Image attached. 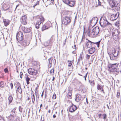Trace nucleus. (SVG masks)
Wrapping results in <instances>:
<instances>
[{
    "label": "nucleus",
    "instance_id": "nucleus-26",
    "mask_svg": "<svg viewBox=\"0 0 121 121\" xmlns=\"http://www.w3.org/2000/svg\"><path fill=\"white\" fill-rule=\"evenodd\" d=\"M31 98L32 99V100L33 103L34 104V102L35 101V95H34V94L33 93V92L32 91L31 93Z\"/></svg>",
    "mask_w": 121,
    "mask_h": 121
},
{
    "label": "nucleus",
    "instance_id": "nucleus-57",
    "mask_svg": "<svg viewBox=\"0 0 121 121\" xmlns=\"http://www.w3.org/2000/svg\"><path fill=\"white\" fill-rule=\"evenodd\" d=\"M100 91H102L103 92V93H104V94L105 93V92L104 91V90H103V88H102V90H100Z\"/></svg>",
    "mask_w": 121,
    "mask_h": 121
},
{
    "label": "nucleus",
    "instance_id": "nucleus-9",
    "mask_svg": "<svg viewBox=\"0 0 121 121\" xmlns=\"http://www.w3.org/2000/svg\"><path fill=\"white\" fill-rule=\"evenodd\" d=\"M118 53L117 52L116 53H108L110 59L111 60H116V58L118 56Z\"/></svg>",
    "mask_w": 121,
    "mask_h": 121
},
{
    "label": "nucleus",
    "instance_id": "nucleus-14",
    "mask_svg": "<svg viewBox=\"0 0 121 121\" xmlns=\"http://www.w3.org/2000/svg\"><path fill=\"white\" fill-rule=\"evenodd\" d=\"M22 29L23 32L25 33H28L30 32L31 30L30 28H27L25 27H22Z\"/></svg>",
    "mask_w": 121,
    "mask_h": 121
},
{
    "label": "nucleus",
    "instance_id": "nucleus-28",
    "mask_svg": "<svg viewBox=\"0 0 121 121\" xmlns=\"http://www.w3.org/2000/svg\"><path fill=\"white\" fill-rule=\"evenodd\" d=\"M30 43V42L29 40H25L23 41V45H29Z\"/></svg>",
    "mask_w": 121,
    "mask_h": 121
},
{
    "label": "nucleus",
    "instance_id": "nucleus-8",
    "mask_svg": "<svg viewBox=\"0 0 121 121\" xmlns=\"http://www.w3.org/2000/svg\"><path fill=\"white\" fill-rule=\"evenodd\" d=\"M15 109L14 108L10 112V115L9 117V120L12 121L14 119V115L15 114L16 112Z\"/></svg>",
    "mask_w": 121,
    "mask_h": 121
},
{
    "label": "nucleus",
    "instance_id": "nucleus-56",
    "mask_svg": "<svg viewBox=\"0 0 121 121\" xmlns=\"http://www.w3.org/2000/svg\"><path fill=\"white\" fill-rule=\"evenodd\" d=\"M54 0H51V2H52V4H54Z\"/></svg>",
    "mask_w": 121,
    "mask_h": 121
},
{
    "label": "nucleus",
    "instance_id": "nucleus-5",
    "mask_svg": "<svg viewBox=\"0 0 121 121\" xmlns=\"http://www.w3.org/2000/svg\"><path fill=\"white\" fill-rule=\"evenodd\" d=\"M106 20H104V21L103 22H100V24L102 28H104L106 26H108L111 27H112V24L109 22L106 19V18L105 19Z\"/></svg>",
    "mask_w": 121,
    "mask_h": 121
},
{
    "label": "nucleus",
    "instance_id": "nucleus-46",
    "mask_svg": "<svg viewBox=\"0 0 121 121\" xmlns=\"http://www.w3.org/2000/svg\"><path fill=\"white\" fill-rule=\"evenodd\" d=\"M115 34V32H112V35H113V39L115 40H116V38L115 39V37H114L115 36H116L117 38V36H116V35H114V34Z\"/></svg>",
    "mask_w": 121,
    "mask_h": 121
},
{
    "label": "nucleus",
    "instance_id": "nucleus-51",
    "mask_svg": "<svg viewBox=\"0 0 121 121\" xmlns=\"http://www.w3.org/2000/svg\"><path fill=\"white\" fill-rule=\"evenodd\" d=\"M104 116L103 118L104 119H106L107 117V115L106 114H104L103 115Z\"/></svg>",
    "mask_w": 121,
    "mask_h": 121
},
{
    "label": "nucleus",
    "instance_id": "nucleus-62",
    "mask_svg": "<svg viewBox=\"0 0 121 121\" xmlns=\"http://www.w3.org/2000/svg\"><path fill=\"white\" fill-rule=\"evenodd\" d=\"M37 5L36 4H34V5H33V7H34V8Z\"/></svg>",
    "mask_w": 121,
    "mask_h": 121
},
{
    "label": "nucleus",
    "instance_id": "nucleus-25",
    "mask_svg": "<svg viewBox=\"0 0 121 121\" xmlns=\"http://www.w3.org/2000/svg\"><path fill=\"white\" fill-rule=\"evenodd\" d=\"M87 41L86 42V45H92V43L93 42H92L87 39H86Z\"/></svg>",
    "mask_w": 121,
    "mask_h": 121
},
{
    "label": "nucleus",
    "instance_id": "nucleus-59",
    "mask_svg": "<svg viewBox=\"0 0 121 121\" xmlns=\"http://www.w3.org/2000/svg\"><path fill=\"white\" fill-rule=\"evenodd\" d=\"M43 94H44V91H43V92H42V94H41V97H43Z\"/></svg>",
    "mask_w": 121,
    "mask_h": 121
},
{
    "label": "nucleus",
    "instance_id": "nucleus-7",
    "mask_svg": "<svg viewBox=\"0 0 121 121\" xmlns=\"http://www.w3.org/2000/svg\"><path fill=\"white\" fill-rule=\"evenodd\" d=\"M16 37L18 42L22 41L23 39V33L21 31L19 32L17 34Z\"/></svg>",
    "mask_w": 121,
    "mask_h": 121
},
{
    "label": "nucleus",
    "instance_id": "nucleus-40",
    "mask_svg": "<svg viewBox=\"0 0 121 121\" xmlns=\"http://www.w3.org/2000/svg\"><path fill=\"white\" fill-rule=\"evenodd\" d=\"M4 23L5 26H7L9 24V23L8 22L5 21H4Z\"/></svg>",
    "mask_w": 121,
    "mask_h": 121
},
{
    "label": "nucleus",
    "instance_id": "nucleus-37",
    "mask_svg": "<svg viewBox=\"0 0 121 121\" xmlns=\"http://www.w3.org/2000/svg\"><path fill=\"white\" fill-rule=\"evenodd\" d=\"M63 2L67 4H68L69 3V0H63Z\"/></svg>",
    "mask_w": 121,
    "mask_h": 121
},
{
    "label": "nucleus",
    "instance_id": "nucleus-61",
    "mask_svg": "<svg viewBox=\"0 0 121 121\" xmlns=\"http://www.w3.org/2000/svg\"><path fill=\"white\" fill-rule=\"evenodd\" d=\"M53 117L54 118H55L56 117V115L55 114H54L53 115Z\"/></svg>",
    "mask_w": 121,
    "mask_h": 121
},
{
    "label": "nucleus",
    "instance_id": "nucleus-27",
    "mask_svg": "<svg viewBox=\"0 0 121 121\" xmlns=\"http://www.w3.org/2000/svg\"><path fill=\"white\" fill-rule=\"evenodd\" d=\"M52 42L51 40H49L47 41L45 43V44L46 45H52Z\"/></svg>",
    "mask_w": 121,
    "mask_h": 121
},
{
    "label": "nucleus",
    "instance_id": "nucleus-24",
    "mask_svg": "<svg viewBox=\"0 0 121 121\" xmlns=\"http://www.w3.org/2000/svg\"><path fill=\"white\" fill-rule=\"evenodd\" d=\"M120 52V48L119 47H118V48H117V49H115L114 50H112V53H116L117 52L119 53Z\"/></svg>",
    "mask_w": 121,
    "mask_h": 121
},
{
    "label": "nucleus",
    "instance_id": "nucleus-1",
    "mask_svg": "<svg viewBox=\"0 0 121 121\" xmlns=\"http://www.w3.org/2000/svg\"><path fill=\"white\" fill-rule=\"evenodd\" d=\"M118 65L117 63L110 64L108 65V70L111 72H119L120 71L121 72V67L118 68Z\"/></svg>",
    "mask_w": 121,
    "mask_h": 121
},
{
    "label": "nucleus",
    "instance_id": "nucleus-30",
    "mask_svg": "<svg viewBox=\"0 0 121 121\" xmlns=\"http://www.w3.org/2000/svg\"><path fill=\"white\" fill-rule=\"evenodd\" d=\"M13 99V98L12 96L10 95L8 97V100L9 101V104L12 102Z\"/></svg>",
    "mask_w": 121,
    "mask_h": 121
},
{
    "label": "nucleus",
    "instance_id": "nucleus-31",
    "mask_svg": "<svg viewBox=\"0 0 121 121\" xmlns=\"http://www.w3.org/2000/svg\"><path fill=\"white\" fill-rule=\"evenodd\" d=\"M30 78L28 77V76H27L26 78V81L27 84V85L29 84V81L30 80Z\"/></svg>",
    "mask_w": 121,
    "mask_h": 121
},
{
    "label": "nucleus",
    "instance_id": "nucleus-52",
    "mask_svg": "<svg viewBox=\"0 0 121 121\" xmlns=\"http://www.w3.org/2000/svg\"><path fill=\"white\" fill-rule=\"evenodd\" d=\"M23 75V73L22 72H21L20 74V76L21 78H22Z\"/></svg>",
    "mask_w": 121,
    "mask_h": 121
},
{
    "label": "nucleus",
    "instance_id": "nucleus-34",
    "mask_svg": "<svg viewBox=\"0 0 121 121\" xmlns=\"http://www.w3.org/2000/svg\"><path fill=\"white\" fill-rule=\"evenodd\" d=\"M72 91H70L69 92H68V98H71V96L72 95Z\"/></svg>",
    "mask_w": 121,
    "mask_h": 121
},
{
    "label": "nucleus",
    "instance_id": "nucleus-58",
    "mask_svg": "<svg viewBox=\"0 0 121 121\" xmlns=\"http://www.w3.org/2000/svg\"><path fill=\"white\" fill-rule=\"evenodd\" d=\"M39 1H37L35 3V4L37 5H39Z\"/></svg>",
    "mask_w": 121,
    "mask_h": 121
},
{
    "label": "nucleus",
    "instance_id": "nucleus-20",
    "mask_svg": "<svg viewBox=\"0 0 121 121\" xmlns=\"http://www.w3.org/2000/svg\"><path fill=\"white\" fill-rule=\"evenodd\" d=\"M17 84L18 86L17 88L18 91L20 94H21L22 93V91L21 87V85L18 82H17Z\"/></svg>",
    "mask_w": 121,
    "mask_h": 121
},
{
    "label": "nucleus",
    "instance_id": "nucleus-38",
    "mask_svg": "<svg viewBox=\"0 0 121 121\" xmlns=\"http://www.w3.org/2000/svg\"><path fill=\"white\" fill-rule=\"evenodd\" d=\"M115 9L118 11L119 10L120 7L119 6L118 4V6H117L116 5L115 6Z\"/></svg>",
    "mask_w": 121,
    "mask_h": 121
},
{
    "label": "nucleus",
    "instance_id": "nucleus-32",
    "mask_svg": "<svg viewBox=\"0 0 121 121\" xmlns=\"http://www.w3.org/2000/svg\"><path fill=\"white\" fill-rule=\"evenodd\" d=\"M103 86H101L99 84H98L97 86V89L98 90H101L102 89Z\"/></svg>",
    "mask_w": 121,
    "mask_h": 121
},
{
    "label": "nucleus",
    "instance_id": "nucleus-53",
    "mask_svg": "<svg viewBox=\"0 0 121 121\" xmlns=\"http://www.w3.org/2000/svg\"><path fill=\"white\" fill-rule=\"evenodd\" d=\"M4 71L5 73H7L8 72V70L7 68H6L4 69Z\"/></svg>",
    "mask_w": 121,
    "mask_h": 121
},
{
    "label": "nucleus",
    "instance_id": "nucleus-22",
    "mask_svg": "<svg viewBox=\"0 0 121 121\" xmlns=\"http://www.w3.org/2000/svg\"><path fill=\"white\" fill-rule=\"evenodd\" d=\"M98 21V18L97 17H93L90 20V23H92V22L93 23H97Z\"/></svg>",
    "mask_w": 121,
    "mask_h": 121
},
{
    "label": "nucleus",
    "instance_id": "nucleus-21",
    "mask_svg": "<svg viewBox=\"0 0 121 121\" xmlns=\"http://www.w3.org/2000/svg\"><path fill=\"white\" fill-rule=\"evenodd\" d=\"M92 30H93V31L95 32L96 34H97V35L98 34L99 31V27L98 26H96Z\"/></svg>",
    "mask_w": 121,
    "mask_h": 121
},
{
    "label": "nucleus",
    "instance_id": "nucleus-23",
    "mask_svg": "<svg viewBox=\"0 0 121 121\" xmlns=\"http://www.w3.org/2000/svg\"><path fill=\"white\" fill-rule=\"evenodd\" d=\"M95 50V48L92 47L88 50V52L90 54H92L94 52Z\"/></svg>",
    "mask_w": 121,
    "mask_h": 121
},
{
    "label": "nucleus",
    "instance_id": "nucleus-13",
    "mask_svg": "<svg viewBox=\"0 0 121 121\" xmlns=\"http://www.w3.org/2000/svg\"><path fill=\"white\" fill-rule=\"evenodd\" d=\"M119 15V13H118V16L117 13L115 15H111L110 16V19L112 21L116 20L118 18Z\"/></svg>",
    "mask_w": 121,
    "mask_h": 121
},
{
    "label": "nucleus",
    "instance_id": "nucleus-2",
    "mask_svg": "<svg viewBox=\"0 0 121 121\" xmlns=\"http://www.w3.org/2000/svg\"><path fill=\"white\" fill-rule=\"evenodd\" d=\"M38 19L35 25V27L37 29H39L40 27V24L43 23L44 21V19L43 17L42 16H39L37 17Z\"/></svg>",
    "mask_w": 121,
    "mask_h": 121
},
{
    "label": "nucleus",
    "instance_id": "nucleus-6",
    "mask_svg": "<svg viewBox=\"0 0 121 121\" xmlns=\"http://www.w3.org/2000/svg\"><path fill=\"white\" fill-rule=\"evenodd\" d=\"M71 21V20L69 17H65L63 19L62 23L64 25H68L70 23Z\"/></svg>",
    "mask_w": 121,
    "mask_h": 121
},
{
    "label": "nucleus",
    "instance_id": "nucleus-44",
    "mask_svg": "<svg viewBox=\"0 0 121 121\" xmlns=\"http://www.w3.org/2000/svg\"><path fill=\"white\" fill-rule=\"evenodd\" d=\"M56 95L55 94H54L53 95V96L52 97V98L53 99H56Z\"/></svg>",
    "mask_w": 121,
    "mask_h": 121
},
{
    "label": "nucleus",
    "instance_id": "nucleus-18",
    "mask_svg": "<svg viewBox=\"0 0 121 121\" xmlns=\"http://www.w3.org/2000/svg\"><path fill=\"white\" fill-rule=\"evenodd\" d=\"M48 24L46 23L43 26L42 28V30L43 31L44 30L48 29L50 26H48Z\"/></svg>",
    "mask_w": 121,
    "mask_h": 121
},
{
    "label": "nucleus",
    "instance_id": "nucleus-48",
    "mask_svg": "<svg viewBox=\"0 0 121 121\" xmlns=\"http://www.w3.org/2000/svg\"><path fill=\"white\" fill-rule=\"evenodd\" d=\"M73 51L72 52V53H73L75 54L76 53V50H75V49H72Z\"/></svg>",
    "mask_w": 121,
    "mask_h": 121
},
{
    "label": "nucleus",
    "instance_id": "nucleus-45",
    "mask_svg": "<svg viewBox=\"0 0 121 121\" xmlns=\"http://www.w3.org/2000/svg\"><path fill=\"white\" fill-rule=\"evenodd\" d=\"M84 39H85V35H84V34H83V35L82 38L81 42H82V41H84Z\"/></svg>",
    "mask_w": 121,
    "mask_h": 121
},
{
    "label": "nucleus",
    "instance_id": "nucleus-43",
    "mask_svg": "<svg viewBox=\"0 0 121 121\" xmlns=\"http://www.w3.org/2000/svg\"><path fill=\"white\" fill-rule=\"evenodd\" d=\"M77 49V48L76 47V46H72V48L71 49V50H72V49H75V50H76V49Z\"/></svg>",
    "mask_w": 121,
    "mask_h": 121
},
{
    "label": "nucleus",
    "instance_id": "nucleus-41",
    "mask_svg": "<svg viewBox=\"0 0 121 121\" xmlns=\"http://www.w3.org/2000/svg\"><path fill=\"white\" fill-rule=\"evenodd\" d=\"M68 66L69 67H70L72 65V64L71 62L70 61L68 60Z\"/></svg>",
    "mask_w": 121,
    "mask_h": 121
},
{
    "label": "nucleus",
    "instance_id": "nucleus-49",
    "mask_svg": "<svg viewBox=\"0 0 121 121\" xmlns=\"http://www.w3.org/2000/svg\"><path fill=\"white\" fill-rule=\"evenodd\" d=\"M19 111H20V112H22V108L21 106H20L19 107Z\"/></svg>",
    "mask_w": 121,
    "mask_h": 121
},
{
    "label": "nucleus",
    "instance_id": "nucleus-54",
    "mask_svg": "<svg viewBox=\"0 0 121 121\" xmlns=\"http://www.w3.org/2000/svg\"><path fill=\"white\" fill-rule=\"evenodd\" d=\"M90 55H87L86 57L87 59H89L90 57Z\"/></svg>",
    "mask_w": 121,
    "mask_h": 121
},
{
    "label": "nucleus",
    "instance_id": "nucleus-60",
    "mask_svg": "<svg viewBox=\"0 0 121 121\" xmlns=\"http://www.w3.org/2000/svg\"><path fill=\"white\" fill-rule=\"evenodd\" d=\"M98 4L99 5L101 4V3L99 1V0H98Z\"/></svg>",
    "mask_w": 121,
    "mask_h": 121
},
{
    "label": "nucleus",
    "instance_id": "nucleus-12",
    "mask_svg": "<svg viewBox=\"0 0 121 121\" xmlns=\"http://www.w3.org/2000/svg\"><path fill=\"white\" fill-rule=\"evenodd\" d=\"M77 108L75 105L72 104V105L69 108V111L71 112H74Z\"/></svg>",
    "mask_w": 121,
    "mask_h": 121
},
{
    "label": "nucleus",
    "instance_id": "nucleus-33",
    "mask_svg": "<svg viewBox=\"0 0 121 121\" xmlns=\"http://www.w3.org/2000/svg\"><path fill=\"white\" fill-rule=\"evenodd\" d=\"M4 82L2 81H1L0 82V87L1 88L4 87Z\"/></svg>",
    "mask_w": 121,
    "mask_h": 121
},
{
    "label": "nucleus",
    "instance_id": "nucleus-11",
    "mask_svg": "<svg viewBox=\"0 0 121 121\" xmlns=\"http://www.w3.org/2000/svg\"><path fill=\"white\" fill-rule=\"evenodd\" d=\"M20 21L21 23L23 25H25L27 23V19L26 16L24 15L20 18Z\"/></svg>",
    "mask_w": 121,
    "mask_h": 121
},
{
    "label": "nucleus",
    "instance_id": "nucleus-3",
    "mask_svg": "<svg viewBox=\"0 0 121 121\" xmlns=\"http://www.w3.org/2000/svg\"><path fill=\"white\" fill-rule=\"evenodd\" d=\"M28 73L32 75L31 77L32 78H33L35 79H36L37 77L36 75L38 73L36 70H35L34 69L30 68L28 69Z\"/></svg>",
    "mask_w": 121,
    "mask_h": 121
},
{
    "label": "nucleus",
    "instance_id": "nucleus-17",
    "mask_svg": "<svg viewBox=\"0 0 121 121\" xmlns=\"http://www.w3.org/2000/svg\"><path fill=\"white\" fill-rule=\"evenodd\" d=\"M2 7L4 11H6L9 8V6L8 4H4Z\"/></svg>",
    "mask_w": 121,
    "mask_h": 121
},
{
    "label": "nucleus",
    "instance_id": "nucleus-63",
    "mask_svg": "<svg viewBox=\"0 0 121 121\" xmlns=\"http://www.w3.org/2000/svg\"><path fill=\"white\" fill-rule=\"evenodd\" d=\"M107 106L108 109H109L110 108L109 106H108V104H107Z\"/></svg>",
    "mask_w": 121,
    "mask_h": 121
},
{
    "label": "nucleus",
    "instance_id": "nucleus-29",
    "mask_svg": "<svg viewBox=\"0 0 121 121\" xmlns=\"http://www.w3.org/2000/svg\"><path fill=\"white\" fill-rule=\"evenodd\" d=\"M52 60V59L51 58H50L48 59L49 65L48 66L49 68H50L51 67Z\"/></svg>",
    "mask_w": 121,
    "mask_h": 121
},
{
    "label": "nucleus",
    "instance_id": "nucleus-55",
    "mask_svg": "<svg viewBox=\"0 0 121 121\" xmlns=\"http://www.w3.org/2000/svg\"><path fill=\"white\" fill-rule=\"evenodd\" d=\"M83 52H82L80 53V57L81 58V59H82V55H83Z\"/></svg>",
    "mask_w": 121,
    "mask_h": 121
},
{
    "label": "nucleus",
    "instance_id": "nucleus-42",
    "mask_svg": "<svg viewBox=\"0 0 121 121\" xmlns=\"http://www.w3.org/2000/svg\"><path fill=\"white\" fill-rule=\"evenodd\" d=\"M4 117L0 116V121H5Z\"/></svg>",
    "mask_w": 121,
    "mask_h": 121
},
{
    "label": "nucleus",
    "instance_id": "nucleus-4",
    "mask_svg": "<svg viewBox=\"0 0 121 121\" xmlns=\"http://www.w3.org/2000/svg\"><path fill=\"white\" fill-rule=\"evenodd\" d=\"M106 20H104V21L103 22H100V24L102 28H104L106 26H108L111 27H112V24L109 22L106 19V18L105 19Z\"/></svg>",
    "mask_w": 121,
    "mask_h": 121
},
{
    "label": "nucleus",
    "instance_id": "nucleus-39",
    "mask_svg": "<svg viewBox=\"0 0 121 121\" xmlns=\"http://www.w3.org/2000/svg\"><path fill=\"white\" fill-rule=\"evenodd\" d=\"M54 70L53 69H51L50 71V74L51 75H53L54 74Z\"/></svg>",
    "mask_w": 121,
    "mask_h": 121
},
{
    "label": "nucleus",
    "instance_id": "nucleus-35",
    "mask_svg": "<svg viewBox=\"0 0 121 121\" xmlns=\"http://www.w3.org/2000/svg\"><path fill=\"white\" fill-rule=\"evenodd\" d=\"M100 43H102V42H101V40H100L98 42H93V43L95 44V45H99L100 44Z\"/></svg>",
    "mask_w": 121,
    "mask_h": 121
},
{
    "label": "nucleus",
    "instance_id": "nucleus-47",
    "mask_svg": "<svg viewBox=\"0 0 121 121\" xmlns=\"http://www.w3.org/2000/svg\"><path fill=\"white\" fill-rule=\"evenodd\" d=\"M120 92H117V98H119V97Z\"/></svg>",
    "mask_w": 121,
    "mask_h": 121
},
{
    "label": "nucleus",
    "instance_id": "nucleus-16",
    "mask_svg": "<svg viewBox=\"0 0 121 121\" xmlns=\"http://www.w3.org/2000/svg\"><path fill=\"white\" fill-rule=\"evenodd\" d=\"M83 99V98L82 97L81 95L80 94H78L76 96L75 100L77 102L79 101L82 100Z\"/></svg>",
    "mask_w": 121,
    "mask_h": 121
},
{
    "label": "nucleus",
    "instance_id": "nucleus-64",
    "mask_svg": "<svg viewBox=\"0 0 121 121\" xmlns=\"http://www.w3.org/2000/svg\"><path fill=\"white\" fill-rule=\"evenodd\" d=\"M55 78L54 77H53V79H52V81H53L55 79Z\"/></svg>",
    "mask_w": 121,
    "mask_h": 121
},
{
    "label": "nucleus",
    "instance_id": "nucleus-36",
    "mask_svg": "<svg viewBox=\"0 0 121 121\" xmlns=\"http://www.w3.org/2000/svg\"><path fill=\"white\" fill-rule=\"evenodd\" d=\"M69 118L70 121H73L74 120V117L72 116H69Z\"/></svg>",
    "mask_w": 121,
    "mask_h": 121
},
{
    "label": "nucleus",
    "instance_id": "nucleus-15",
    "mask_svg": "<svg viewBox=\"0 0 121 121\" xmlns=\"http://www.w3.org/2000/svg\"><path fill=\"white\" fill-rule=\"evenodd\" d=\"M109 4L111 6L112 8H114L116 5V1L113 0H110Z\"/></svg>",
    "mask_w": 121,
    "mask_h": 121
},
{
    "label": "nucleus",
    "instance_id": "nucleus-50",
    "mask_svg": "<svg viewBox=\"0 0 121 121\" xmlns=\"http://www.w3.org/2000/svg\"><path fill=\"white\" fill-rule=\"evenodd\" d=\"M10 86L11 87V89H12L13 87V85L12 83L10 84Z\"/></svg>",
    "mask_w": 121,
    "mask_h": 121
},
{
    "label": "nucleus",
    "instance_id": "nucleus-10",
    "mask_svg": "<svg viewBox=\"0 0 121 121\" xmlns=\"http://www.w3.org/2000/svg\"><path fill=\"white\" fill-rule=\"evenodd\" d=\"M87 34L88 36L91 37H94L97 35V34H96L95 32L93 31V30L91 32L90 30H88Z\"/></svg>",
    "mask_w": 121,
    "mask_h": 121
},
{
    "label": "nucleus",
    "instance_id": "nucleus-19",
    "mask_svg": "<svg viewBox=\"0 0 121 121\" xmlns=\"http://www.w3.org/2000/svg\"><path fill=\"white\" fill-rule=\"evenodd\" d=\"M75 4V2L74 0H69L68 5L70 7L73 6Z\"/></svg>",
    "mask_w": 121,
    "mask_h": 121
}]
</instances>
